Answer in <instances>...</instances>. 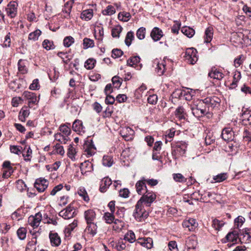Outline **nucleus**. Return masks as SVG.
<instances>
[{"label":"nucleus","mask_w":251,"mask_h":251,"mask_svg":"<svg viewBox=\"0 0 251 251\" xmlns=\"http://www.w3.org/2000/svg\"><path fill=\"white\" fill-rule=\"evenodd\" d=\"M156 195L152 192L146 191L143 194L140 199L137 201L135 211L133 213V216L135 219L147 218L148 214L143 210L142 206L144 203L147 206H150L153 201L156 199Z\"/></svg>","instance_id":"obj_1"},{"label":"nucleus","mask_w":251,"mask_h":251,"mask_svg":"<svg viewBox=\"0 0 251 251\" xmlns=\"http://www.w3.org/2000/svg\"><path fill=\"white\" fill-rule=\"evenodd\" d=\"M188 144L183 141H177L172 144V154L175 158L183 156L187 150Z\"/></svg>","instance_id":"obj_2"},{"label":"nucleus","mask_w":251,"mask_h":251,"mask_svg":"<svg viewBox=\"0 0 251 251\" xmlns=\"http://www.w3.org/2000/svg\"><path fill=\"white\" fill-rule=\"evenodd\" d=\"M199 108H201L202 115L209 114L213 108L214 101L210 98H206L204 100H197Z\"/></svg>","instance_id":"obj_3"},{"label":"nucleus","mask_w":251,"mask_h":251,"mask_svg":"<svg viewBox=\"0 0 251 251\" xmlns=\"http://www.w3.org/2000/svg\"><path fill=\"white\" fill-rule=\"evenodd\" d=\"M184 58L190 64H195L198 60L197 51L194 48H188L186 49L185 53Z\"/></svg>","instance_id":"obj_4"},{"label":"nucleus","mask_w":251,"mask_h":251,"mask_svg":"<svg viewBox=\"0 0 251 251\" xmlns=\"http://www.w3.org/2000/svg\"><path fill=\"white\" fill-rule=\"evenodd\" d=\"M153 67L155 68V73L159 76H161L166 71V61L164 60L155 59L153 61Z\"/></svg>","instance_id":"obj_5"},{"label":"nucleus","mask_w":251,"mask_h":251,"mask_svg":"<svg viewBox=\"0 0 251 251\" xmlns=\"http://www.w3.org/2000/svg\"><path fill=\"white\" fill-rule=\"evenodd\" d=\"M18 3L15 1H10L7 5L6 9V13L11 18H15L17 14Z\"/></svg>","instance_id":"obj_6"},{"label":"nucleus","mask_w":251,"mask_h":251,"mask_svg":"<svg viewBox=\"0 0 251 251\" xmlns=\"http://www.w3.org/2000/svg\"><path fill=\"white\" fill-rule=\"evenodd\" d=\"M83 150L86 155L91 156L96 153V148L92 140L85 141L83 145Z\"/></svg>","instance_id":"obj_7"},{"label":"nucleus","mask_w":251,"mask_h":251,"mask_svg":"<svg viewBox=\"0 0 251 251\" xmlns=\"http://www.w3.org/2000/svg\"><path fill=\"white\" fill-rule=\"evenodd\" d=\"M48 181L44 178L37 179L34 183L35 188L39 192L44 191L48 187Z\"/></svg>","instance_id":"obj_8"},{"label":"nucleus","mask_w":251,"mask_h":251,"mask_svg":"<svg viewBox=\"0 0 251 251\" xmlns=\"http://www.w3.org/2000/svg\"><path fill=\"white\" fill-rule=\"evenodd\" d=\"M140 57L139 56H131L127 60V65L134 67L137 70H140L142 67L141 64L138 65L140 62Z\"/></svg>","instance_id":"obj_9"},{"label":"nucleus","mask_w":251,"mask_h":251,"mask_svg":"<svg viewBox=\"0 0 251 251\" xmlns=\"http://www.w3.org/2000/svg\"><path fill=\"white\" fill-rule=\"evenodd\" d=\"M23 96L24 97L28 100V106L30 107H32V104H37L38 102L36 96L33 93L25 91Z\"/></svg>","instance_id":"obj_10"},{"label":"nucleus","mask_w":251,"mask_h":251,"mask_svg":"<svg viewBox=\"0 0 251 251\" xmlns=\"http://www.w3.org/2000/svg\"><path fill=\"white\" fill-rule=\"evenodd\" d=\"M134 130L129 127L123 128L120 131V134L125 140L129 141L133 139Z\"/></svg>","instance_id":"obj_11"},{"label":"nucleus","mask_w":251,"mask_h":251,"mask_svg":"<svg viewBox=\"0 0 251 251\" xmlns=\"http://www.w3.org/2000/svg\"><path fill=\"white\" fill-rule=\"evenodd\" d=\"M80 168L81 174L86 175L87 173L91 172L93 170V165L89 160H86L81 163Z\"/></svg>","instance_id":"obj_12"},{"label":"nucleus","mask_w":251,"mask_h":251,"mask_svg":"<svg viewBox=\"0 0 251 251\" xmlns=\"http://www.w3.org/2000/svg\"><path fill=\"white\" fill-rule=\"evenodd\" d=\"M146 179L145 177H142V179L138 181L136 184V191L139 195L143 194L146 193L147 187L146 185Z\"/></svg>","instance_id":"obj_13"},{"label":"nucleus","mask_w":251,"mask_h":251,"mask_svg":"<svg viewBox=\"0 0 251 251\" xmlns=\"http://www.w3.org/2000/svg\"><path fill=\"white\" fill-rule=\"evenodd\" d=\"M239 241L242 243H247L251 241V233L249 232V229H245L242 233L239 234Z\"/></svg>","instance_id":"obj_14"},{"label":"nucleus","mask_w":251,"mask_h":251,"mask_svg":"<svg viewBox=\"0 0 251 251\" xmlns=\"http://www.w3.org/2000/svg\"><path fill=\"white\" fill-rule=\"evenodd\" d=\"M221 136L225 141H232L234 138V132L229 127L225 128L222 131Z\"/></svg>","instance_id":"obj_15"},{"label":"nucleus","mask_w":251,"mask_h":251,"mask_svg":"<svg viewBox=\"0 0 251 251\" xmlns=\"http://www.w3.org/2000/svg\"><path fill=\"white\" fill-rule=\"evenodd\" d=\"M163 36V33L162 30L157 27H154L151 32V36L155 42L160 40Z\"/></svg>","instance_id":"obj_16"},{"label":"nucleus","mask_w":251,"mask_h":251,"mask_svg":"<svg viewBox=\"0 0 251 251\" xmlns=\"http://www.w3.org/2000/svg\"><path fill=\"white\" fill-rule=\"evenodd\" d=\"M72 128L74 131L77 132L79 134H82L85 132L84 127L83 126L82 122L79 120H75L72 126Z\"/></svg>","instance_id":"obj_17"},{"label":"nucleus","mask_w":251,"mask_h":251,"mask_svg":"<svg viewBox=\"0 0 251 251\" xmlns=\"http://www.w3.org/2000/svg\"><path fill=\"white\" fill-rule=\"evenodd\" d=\"M199 103L198 100L195 101L192 104L190 105V108L192 111V112L194 116L196 117H202V112H201V108H199Z\"/></svg>","instance_id":"obj_18"},{"label":"nucleus","mask_w":251,"mask_h":251,"mask_svg":"<svg viewBox=\"0 0 251 251\" xmlns=\"http://www.w3.org/2000/svg\"><path fill=\"white\" fill-rule=\"evenodd\" d=\"M49 237L51 245L52 246L57 247L60 245L61 239L57 233L50 232Z\"/></svg>","instance_id":"obj_19"},{"label":"nucleus","mask_w":251,"mask_h":251,"mask_svg":"<svg viewBox=\"0 0 251 251\" xmlns=\"http://www.w3.org/2000/svg\"><path fill=\"white\" fill-rule=\"evenodd\" d=\"M112 184V181L108 177H104L101 179L100 184V190L101 192H104Z\"/></svg>","instance_id":"obj_20"},{"label":"nucleus","mask_w":251,"mask_h":251,"mask_svg":"<svg viewBox=\"0 0 251 251\" xmlns=\"http://www.w3.org/2000/svg\"><path fill=\"white\" fill-rule=\"evenodd\" d=\"M77 221H74V222L68 225L64 230L65 238L70 239L71 236V232L77 226Z\"/></svg>","instance_id":"obj_21"},{"label":"nucleus","mask_w":251,"mask_h":251,"mask_svg":"<svg viewBox=\"0 0 251 251\" xmlns=\"http://www.w3.org/2000/svg\"><path fill=\"white\" fill-rule=\"evenodd\" d=\"M239 235L237 231H233L229 232L226 236V240L228 242H232L235 244L239 241Z\"/></svg>","instance_id":"obj_22"},{"label":"nucleus","mask_w":251,"mask_h":251,"mask_svg":"<svg viewBox=\"0 0 251 251\" xmlns=\"http://www.w3.org/2000/svg\"><path fill=\"white\" fill-rule=\"evenodd\" d=\"M228 174L226 173L219 174L215 176H213L211 183H220L226 180L228 178Z\"/></svg>","instance_id":"obj_23"},{"label":"nucleus","mask_w":251,"mask_h":251,"mask_svg":"<svg viewBox=\"0 0 251 251\" xmlns=\"http://www.w3.org/2000/svg\"><path fill=\"white\" fill-rule=\"evenodd\" d=\"M94 13L93 9H89L83 10L80 15V18L85 21L90 20L93 17Z\"/></svg>","instance_id":"obj_24"},{"label":"nucleus","mask_w":251,"mask_h":251,"mask_svg":"<svg viewBox=\"0 0 251 251\" xmlns=\"http://www.w3.org/2000/svg\"><path fill=\"white\" fill-rule=\"evenodd\" d=\"M198 226L196 221H183L182 226L184 228H188L189 231L194 230Z\"/></svg>","instance_id":"obj_25"},{"label":"nucleus","mask_w":251,"mask_h":251,"mask_svg":"<svg viewBox=\"0 0 251 251\" xmlns=\"http://www.w3.org/2000/svg\"><path fill=\"white\" fill-rule=\"evenodd\" d=\"M188 251H195L197 246V242L194 237L189 238L186 241Z\"/></svg>","instance_id":"obj_26"},{"label":"nucleus","mask_w":251,"mask_h":251,"mask_svg":"<svg viewBox=\"0 0 251 251\" xmlns=\"http://www.w3.org/2000/svg\"><path fill=\"white\" fill-rule=\"evenodd\" d=\"M107 224H112V227L114 230L120 231L124 227V223L123 221H106Z\"/></svg>","instance_id":"obj_27"},{"label":"nucleus","mask_w":251,"mask_h":251,"mask_svg":"<svg viewBox=\"0 0 251 251\" xmlns=\"http://www.w3.org/2000/svg\"><path fill=\"white\" fill-rule=\"evenodd\" d=\"M208 75L211 78L218 80H221L224 76V75L217 69H213L209 73Z\"/></svg>","instance_id":"obj_28"},{"label":"nucleus","mask_w":251,"mask_h":251,"mask_svg":"<svg viewBox=\"0 0 251 251\" xmlns=\"http://www.w3.org/2000/svg\"><path fill=\"white\" fill-rule=\"evenodd\" d=\"M30 114L29 110L27 107L22 108L19 114V119L23 122L25 121L26 118L29 116Z\"/></svg>","instance_id":"obj_29"},{"label":"nucleus","mask_w":251,"mask_h":251,"mask_svg":"<svg viewBox=\"0 0 251 251\" xmlns=\"http://www.w3.org/2000/svg\"><path fill=\"white\" fill-rule=\"evenodd\" d=\"M139 240H140L141 241H138V243L140 244L142 246L149 249L152 248L153 242L151 238H141Z\"/></svg>","instance_id":"obj_30"},{"label":"nucleus","mask_w":251,"mask_h":251,"mask_svg":"<svg viewBox=\"0 0 251 251\" xmlns=\"http://www.w3.org/2000/svg\"><path fill=\"white\" fill-rule=\"evenodd\" d=\"M32 151L30 146H26L23 152V156L26 161H29L32 157Z\"/></svg>","instance_id":"obj_31"},{"label":"nucleus","mask_w":251,"mask_h":251,"mask_svg":"<svg viewBox=\"0 0 251 251\" xmlns=\"http://www.w3.org/2000/svg\"><path fill=\"white\" fill-rule=\"evenodd\" d=\"M242 120L244 125L251 126V113L250 112H244L242 115Z\"/></svg>","instance_id":"obj_32"},{"label":"nucleus","mask_w":251,"mask_h":251,"mask_svg":"<svg viewBox=\"0 0 251 251\" xmlns=\"http://www.w3.org/2000/svg\"><path fill=\"white\" fill-rule=\"evenodd\" d=\"M213 35V28L212 27H207L205 31L204 42H210L212 39Z\"/></svg>","instance_id":"obj_33"},{"label":"nucleus","mask_w":251,"mask_h":251,"mask_svg":"<svg viewBox=\"0 0 251 251\" xmlns=\"http://www.w3.org/2000/svg\"><path fill=\"white\" fill-rule=\"evenodd\" d=\"M77 194L80 197L83 199L85 201L88 202L89 201V197L84 187H80L78 189Z\"/></svg>","instance_id":"obj_34"},{"label":"nucleus","mask_w":251,"mask_h":251,"mask_svg":"<svg viewBox=\"0 0 251 251\" xmlns=\"http://www.w3.org/2000/svg\"><path fill=\"white\" fill-rule=\"evenodd\" d=\"M186 113L182 106H179L176 108L175 111V115L180 120L185 119Z\"/></svg>","instance_id":"obj_35"},{"label":"nucleus","mask_w":251,"mask_h":251,"mask_svg":"<svg viewBox=\"0 0 251 251\" xmlns=\"http://www.w3.org/2000/svg\"><path fill=\"white\" fill-rule=\"evenodd\" d=\"M182 32L189 38L192 37L195 34V30L188 26H184L182 28Z\"/></svg>","instance_id":"obj_36"},{"label":"nucleus","mask_w":251,"mask_h":251,"mask_svg":"<svg viewBox=\"0 0 251 251\" xmlns=\"http://www.w3.org/2000/svg\"><path fill=\"white\" fill-rule=\"evenodd\" d=\"M70 124L68 123L61 125L59 127L60 131L65 135L68 136L71 133V129L70 128Z\"/></svg>","instance_id":"obj_37"},{"label":"nucleus","mask_w":251,"mask_h":251,"mask_svg":"<svg viewBox=\"0 0 251 251\" xmlns=\"http://www.w3.org/2000/svg\"><path fill=\"white\" fill-rule=\"evenodd\" d=\"M41 31L39 29H36L34 31L29 33L28 39L29 40L36 41L41 34Z\"/></svg>","instance_id":"obj_38"},{"label":"nucleus","mask_w":251,"mask_h":251,"mask_svg":"<svg viewBox=\"0 0 251 251\" xmlns=\"http://www.w3.org/2000/svg\"><path fill=\"white\" fill-rule=\"evenodd\" d=\"M76 152L75 148L72 145H70L68 149L67 155L68 157L73 161L75 160V155Z\"/></svg>","instance_id":"obj_39"},{"label":"nucleus","mask_w":251,"mask_h":251,"mask_svg":"<svg viewBox=\"0 0 251 251\" xmlns=\"http://www.w3.org/2000/svg\"><path fill=\"white\" fill-rule=\"evenodd\" d=\"M87 228L88 231L92 235H94L97 233V226L96 225L91 222H89L90 221H87Z\"/></svg>","instance_id":"obj_40"},{"label":"nucleus","mask_w":251,"mask_h":251,"mask_svg":"<svg viewBox=\"0 0 251 251\" xmlns=\"http://www.w3.org/2000/svg\"><path fill=\"white\" fill-rule=\"evenodd\" d=\"M241 77V73L239 72H236L233 76V80L230 84V88L233 89L235 88L237 85L238 81L240 79Z\"/></svg>","instance_id":"obj_41"},{"label":"nucleus","mask_w":251,"mask_h":251,"mask_svg":"<svg viewBox=\"0 0 251 251\" xmlns=\"http://www.w3.org/2000/svg\"><path fill=\"white\" fill-rule=\"evenodd\" d=\"M131 15L129 13L126 12H120L118 14V19L123 22H127L129 20Z\"/></svg>","instance_id":"obj_42"},{"label":"nucleus","mask_w":251,"mask_h":251,"mask_svg":"<svg viewBox=\"0 0 251 251\" xmlns=\"http://www.w3.org/2000/svg\"><path fill=\"white\" fill-rule=\"evenodd\" d=\"M113 163V161L111 156L109 155H104L102 159V164L107 167H111Z\"/></svg>","instance_id":"obj_43"},{"label":"nucleus","mask_w":251,"mask_h":251,"mask_svg":"<svg viewBox=\"0 0 251 251\" xmlns=\"http://www.w3.org/2000/svg\"><path fill=\"white\" fill-rule=\"evenodd\" d=\"M57 55L62 59L63 61L65 64H68L70 60L72 58L71 55L63 52H59L57 53Z\"/></svg>","instance_id":"obj_44"},{"label":"nucleus","mask_w":251,"mask_h":251,"mask_svg":"<svg viewBox=\"0 0 251 251\" xmlns=\"http://www.w3.org/2000/svg\"><path fill=\"white\" fill-rule=\"evenodd\" d=\"M124 239L130 243H133L135 241V235L133 231L130 230L126 234Z\"/></svg>","instance_id":"obj_45"},{"label":"nucleus","mask_w":251,"mask_h":251,"mask_svg":"<svg viewBox=\"0 0 251 251\" xmlns=\"http://www.w3.org/2000/svg\"><path fill=\"white\" fill-rule=\"evenodd\" d=\"M73 3L74 1L70 0L67 1L64 5V8L63 9V12L69 15L71 12Z\"/></svg>","instance_id":"obj_46"},{"label":"nucleus","mask_w":251,"mask_h":251,"mask_svg":"<svg viewBox=\"0 0 251 251\" xmlns=\"http://www.w3.org/2000/svg\"><path fill=\"white\" fill-rule=\"evenodd\" d=\"M134 33L132 31H129L127 33L125 42L126 46L129 47L134 39Z\"/></svg>","instance_id":"obj_47"},{"label":"nucleus","mask_w":251,"mask_h":251,"mask_svg":"<svg viewBox=\"0 0 251 251\" xmlns=\"http://www.w3.org/2000/svg\"><path fill=\"white\" fill-rule=\"evenodd\" d=\"M18 70L23 74H25L27 73V70L25 66V63L22 59H20L18 63Z\"/></svg>","instance_id":"obj_48"},{"label":"nucleus","mask_w":251,"mask_h":251,"mask_svg":"<svg viewBox=\"0 0 251 251\" xmlns=\"http://www.w3.org/2000/svg\"><path fill=\"white\" fill-rule=\"evenodd\" d=\"M96 61L93 58H89L87 59L84 64V67L88 70H91L94 68Z\"/></svg>","instance_id":"obj_49"},{"label":"nucleus","mask_w":251,"mask_h":251,"mask_svg":"<svg viewBox=\"0 0 251 251\" xmlns=\"http://www.w3.org/2000/svg\"><path fill=\"white\" fill-rule=\"evenodd\" d=\"M17 234L20 240H24L26 237V230L24 227H20L17 230Z\"/></svg>","instance_id":"obj_50"},{"label":"nucleus","mask_w":251,"mask_h":251,"mask_svg":"<svg viewBox=\"0 0 251 251\" xmlns=\"http://www.w3.org/2000/svg\"><path fill=\"white\" fill-rule=\"evenodd\" d=\"M115 13V8L111 5H108L106 9L102 11V14L104 15H112Z\"/></svg>","instance_id":"obj_51"},{"label":"nucleus","mask_w":251,"mask_h":251,"mask_svg":"<svg viewBox=\"0 0 251 251\" xmlns=\"http://www.w3.org/2000/svg\"><path fill=\"white\" fill-rule=\"evenodd\" d=\"M22 147L19 146L11 145L10 146V151L11 152L20 155L22 153Z\"/></svg>","instance_id":"obj_52"},{"label":"nucleus","mask_w":251,"mask_h":251,"mask_svg":"<svg viewBox=\"0 0 251 251\" xmlns=\"http://www.w3.org/2000/svg\"><path fill=\"white\" fill-rule=\"evenodd\" d=\"M173 178L176 182H185L186 181V178L181 174H174L173 175Z\"/></svg>","instance_id":"obj_53"},{"label":"nucleus","mask_w":251,"mask_h":251,"mask_svg":"<svg viewBox=\"0 0 251 251\" xmlns=\"http://www.w3.org/2000/svg\"><path fill=\"white\" fill-rule=\"evenodd\" d=\"M43 48L47 50H50L54 48L53 42L48 39L45 40L42 44Z\"/></svg>","instance_id":"obj_54"},{"label":"nucleus","mask_w":251,"mask_h":251,"mask_svg":"<svg viewBox=\"0 0 251 251\" xmlns=\"http://www.w3.org/2000/svg\"><path fill=\"white\" fill-rule=\"evenodd\" d=\"M84 216L85 220H92L96 218V213L91 209L85 211Z\"/></svg>","instance_id":"obj_55"},{"label":"nucleus","mask_w":251,"mask_h":251,"mask_svg":"<svg viewBox=\"0 0 251 251\" xmlns=\"http://www.w3.org/2000/svg\"><path fill=\"white\" fill-rule=\"evenodd\" d=\"M146 34V29L145 27H141L139 28L136 32V36L140 39L142 40L145 38Z\"/></svg>","instance_id":"obj_56"},{"label":"nucleus","mask_w":251,"mask_h":251,"mask_svg":"<svg viewBox=\"0 0 251 251\" xmlns=\"http://www.w3.org/2000/svg\"><path fill=\"white\" fill-rule=\"evenodd\" d=\"M123 28L120 25H117L112 29V35L113 37H119Z\"/></svg>","instance_id":"obj_57"},{"label":"nucleus","mask_w":251,"mask_h":251,"mask_svg":"<svg viewBox=\"0 0 251 251\" xmlns=\"http://www.w3.org/2000/svg\"><path fill=\"white\" fill-rule=\"evenodd\" d=\"M147 89L146 86L143 84L135 90V96L137 99H139L142 95L143 93Z\"/></svg>","instance_id":"obj_58"},{"label":"nucleus","mask_w":251,"mask_h":251,"mask_svg":"<svg viewBox=\"0 0 251 251\" xmlns=\"http://www.w3.org/2000/svg\"><path fill=\"white\" fill-rule=\"evenodd\" d=\"M55 139L61 144H66L68 141L66 137L64 136L61 133H58L54 135Z\"/></svg>","instance_id":"obj_59"},{"label":"nucleus","mask_w":251,"mask_h":251,"mask_svg":"<svg viewBox=\"0 0 251 251\" xmlns=\"http://www.w3.org/2000/svg\"><path fill=\"white\" fill-rule=\"evenodd\" d=\"M83 46L84 49L93 47L94 46L93 40L87 38H84L83 39Z\"/></svg>","instance_id":"obj_60"},{"label":"nucleus","mask_w":251,"mask_h":251,"mask_svg":"<svg viewBox=\"0 0 251 251\" xmlns=\"http://www.w3.org/2000/svg\"><path fill=\"white\" fill-rule=\"evenodd\" d=\"M74 41L75 40L72 36H67L64 38L63 44L65 47H69L74 43Z\"/></svg>","instance_id":"obj_61"},{"label":"nucleus","mask_w":251,"mask_h":251,"mask_svg":"<svg viewBox=\"0 0 251 251\" xmlns=\"http://www.w3.org/2000/svg\"><path fill=\"white\" fill-rule=\"evenodd\" d=\"M16 187L17 188L21 191L25 190L26 189V186L23 180L19 179L16 181Z\"/></svg>","instance_id":"obj_62"},{"label":"nucleus","mask_w":251,"mask_h":251,"mask_svg":"<svg viewBox=\"0 0 251 251\" xmlns=\"http://www.w3.org/2000/svg\"><path fill=\"white\" fill-rule=\"evenodd\" d=\"M113 85L115 87L119 88L122 84V78H120L118 76H114L112 79Z\"/></svg>","instance_id":"obj_63"},{"label":"nucleus","mask_w":251,"mask_h":251,"mask_svg":"<svg viewBox=\"0 0 251 251\" xmlns=\"http://www.w3.org/2000/svg\"><path fill=\"white\" fill-rule=\"evenodd\" d=\"M54 151L56 153L61 155H63L65 153V151L63 146L59 144H57L54 146Z\"/></svg>","instance_id":"obj_64"}]
</instances>
